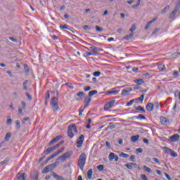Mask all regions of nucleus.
<instances>
[{"label":"nucleus","instance_id":"53","mask_svg":"<svg viewBox=\"0 0 180 180\" xmlns=\"http://www.w3.org/2000/svg\"><path fill=\"white\" fill-rule=\"evenodd\" d=\"M133 103H134V100H130V101L129 103H127V106H131V105H133Z\"/></svg>","mask_w":180,"mask_h":180},{"label":"nucleus","instance_id":"14","mask_svg":"<svg viewBox=\"0 0 180 180\" xmlns=\"http://www.w3.org/2000/svg\"><path fill=\"white\" fill-rule=\"evenodd\" d=\"M69 129L75 133H78V129H77V125L75 124H72V125H69Z\"/></svg>","mask_w":180,"mask_h":180},{"label":"nucleus","instance_id":"40","mask_svg":"<svg viewBox=\"0 0 180 180\" xmlns=\"http://www.w3.org/2000/svg\"><path fill=\"white\" fill-rule=\"evenodd\" d=\"M61 144H64V141H61L60 142H59L58 144L55 145L53 148V150H57V148H58V147H60V146H61Z\"/></svg>","mask_w":180,"mask_h":180},{"label":"nucleus","instance_id":"29","mask_svg":"<svg viewBox=\"0 0 180 180\" xmlns=\"http://www.w3.org/2000/svg\"><path fill=\"white\" fill-rule=\"evenodd\" d=\"M162 149L165 150L166 154H171V151H172V149L168 147H163Z\"/></svg>","mask_w":180,"mask_h":180},{"label":"nucleus","instance_id":"30","mask_svg":"<svg viewBox=\"0 0 180 180\" xmlns=\"http://www.w3.org/2000/svg\"><path fill=\"white\" fill-rule=\"evenodd\" d=\"M116 155H115L114 153H110L108 155V159L109 161H113V160H115V157Z\"/></svg>","mask_w":180,"mask_h":180},{"label":"nucleus","instance_id":"12","mask_svg":"<svg viewBox=\"0 0 180 180\" xmlns=\"http://www.w3.org/2000/svg\"><path fill=\"white\" fill-rule=\"evenodd\" d=\"M60 139H61V136H57L49 143V145L51 146L52 144H54V143H57V141H58V140H60Z\"/></svg>","mask_w":180,"mask_h":180},{"label":"nucleus","instance_id":"55","mask_svg":"<svg viewBox=\"0 0 180 180\" xmlns=\"http://www.w3.org/2000/svg\"><path fill=\"white\" fill-rule=\"evenodd\" d=\"M9 39L11 41H13L14 43H18V40L16 39H15V37H9Z\"/></svg>","mask_w":180,"mask_h":180},{"label":"nucleus","instance_id":"6","mask_svg":"<svg viewBox=\"0 0 180 180\" xmlns=\"http://www.w3.org/2000/svg\"><path fill=\"white\" fill-rule=\"evenodd\" d=\"M84 135H80V136L79 137V139L77 141V148H79V147H81V146H82V144L84 143Z\"/></svg>","mask_w":180,"mask_h":180},{"label":"nucleus","instance_id":"62","mask_svg":"<svg viewBox=\"0 0 180 180\" xmlns=\"http://www.w3.org/2000/svg\"><path fill=\"white\" fill-rule=\"evenodd\" d=\"M136 153H143V148H139L136 149Z\"/></svg>","mask_w":180,"mask_h":180},{"label":"nucleus","instance_id":"51","mask_svg":"<svg viewBox=\"0 0 180 180\" xmlns=\"http://www.w3.org/2000/svg\"><path fill=\"white\" fill-rule=\"evenodd\" d=\"M49 98H50V91H47L46 94V96H45L46 101H47V99H49Z\"/></svg>","mask_w":180,"mask_h":180},{"label":"nucleus","instance_id":"4","mask_svg":"<svg viewBox=\"0 0 180 180\" xmlns=\"http://www.w3.org/2000/svg\"><path fill=\"white\" fill-rule=\"evenodd\" d=\"M116 102L115 100H112L108 103H107L105 106H104V110H108L109 109H110L111 108H113L115 103Z\"/></svg>","mask_w":180,"mask_h":180},{"label":"nucleus","instance_id":"48","mask_svg":"<svg viewBox=\"0 0 180 180\" xmlns=\"http://www.w3.org/2000/svg\"><path fill=\"white\" fill-rule=\"evenodd\" d=\"M141 2V0H138V2H137V4H136V5L133 6V8H134V9H136V8H139V6H140Z\"/></svg>","mask_w":180,"mask_h":180},{"label":"nucleus","instance_id":"46","mask_svg":"<svg viewBox=\"0 0 180 180\" xmlns=\"http://www.w3.org/2000/svg\"><path fill=\"white\" fill-rule=\"evenodd\" d=\"M103 168H105V166H103V165H100L97 166V169H98V171H103Z\"/></svg>","mask_w":180,"mask_h":180},{"label":"nucleus","instance_id":"33","mask_svg":"<svg viewBox=\"0 0 180 180\" xmlns=\"http://www.w3.org/2000/svg\"><path fill=\"white\" fill-rule=\"evenodd\" d=\"M15 129L17 130H20V121L19 120L15 121Z\"/></svg>","mask_w":180,"mask_h":180},{"label":"nucleus","instance_id":"26","mask_svg":"<svg viewBox=\"0 0 180 180\" xmlns=\"http://www.w3.org/2000/svg\"><path fill=\"white\" fill-rule=\"evenodd\" d=\"M29 85V81L25 80L22 84V87L25 91H27V86Z\"/></svg>","mask_w":180,"mask_h":180},{"label":"nucleus","instance_id":"39","mask_svg":"<svg viewBox=\"0 0 180 180\" xmlns=\"http://www.w3.org/2000/svg\"><path fill=\"white\" fill-rule=\"evenodd\" d=\"M134 36V34L132 32V33L129 34V35L124 37V39L125 40H129V39H131V37Z\"/></svg>","mask_w":180,"mask_h":180},{"label":"nucleus","instance_id":"3","mask_svg":"<svg viewBox=\"0 0 180 180\" xmlns=\"http://www.w3.org/2000/svg\"><path fill=\"white\" fill-rule=\"evenodd\" d=\"M179 11V4H177L174 10L172 11V13H170L169 18L170 19H175V18H177L178 16V12Z\"/></svg>","mask_w":180,"mask_h":180},{"label":"nucleus","instance_id":"18","mask_svg":"<svg viewBox=\"0 0 180 180\" xmlns=\"http://www.w3.org/2000/svg\"><path fill=\"white\" fill-rule=\"evenodd\" d=\"M63 155H64L65 158L67 160L68 158H70L71 155H72V151H68L65 153Z\"/></svg>","mask_w":180,"mask_h":180},{"label":"nucleus","instance_id":"41","mask_svg":"<svg viewBox=\"0 0 180 180\" xmlns=\"http://www.w3.org/2000/svg\"><path fill=\"white\" fill-rule=\"evenodd\" d=\"M169 11V6L167 5L163 10H162L161 13L164 15L167 11Z\"/></svg>","mask_w":180,"mask_h":180},{"label":"nucleus","instance_id":"7","mask_svg":"<svg viewBox=\"0 0 180 180\" xmlns=\"http://www.w3.org/2000/svg\"><path fill=\"white\" fill-rule=\"evenodd\" d=\"M160 120L161 124H163V126H167V124H169V120L165 117H160Z\"/></svg>","mask_w":180,"mask_h":180},{"label":"nucleus","instance_id":"16","mask_svg":"<svg viewBox=\"0 0 180 180\" xmlns=\"http://www.w3.org/2000/svg\"><path fill=\"white\" fill-rule=\"evenodd\" d=\"M91 97H89V96L85 97L84 103H85L86 104H85V105H84V108H86V106H88V105H89V103H91Z\"/></svg>","mask_w":180,"mask_h":180},{"label":"nucleus","instance_id":"37","mask_svg":"<svg viewBox=\"0 0 180 180\" xmlns=\"http://www.w3.org/2000/svg\"><path fill=\"white\" fill-rule=\"evenodd\" d=\"M158 68L160 71H164V70H165V65L160 64L158 65Z\"/></svg>","mask_w":180,"mask_h":180},{"label":"nucleus","instance_id":"34","mask_svg":"<svg viewBox=\"0 0 180 180\" xmlns=\"http://www.w3.org/2000/svg\"><path fill=\"white\" fill-rule=\"evenodd\" d=\"M136 110H139L140 112H142L143 113H146V110H144V108L141 106L136 107Z\"/></svg>","mask_w":180,"mask_h":180},{"label":"nucleus","instance_id":"17","mask_svg":"<svg viewBox=\"0 0 180 180\" xmlns=\"http://www.w3.org/2000/svg\"><path fill=\"white\" fill-rule=\"evenodd\" d=\"M25 175H26V173H23V174H18V180H26V176H25Z\"/></svg>","mask_w":180,"mask_h":180},{"label":"nucleus","instance_id":"13","mask_svg":"<svg viewBox=\"0 0 180 180\" xmlns=\"http://www.w3.org/2000/svg\"><path fill=\"white\" fill-rule=\"evenodd\" d=\"M120 91V90H116L115 89H112L108 91V95H117V94H119Z\"/></svg>","mask_w":180,"mask_h":180},{"label":"nucleus","instance_id":"49","mask_svg":"<svg viewBox=\"0 0 180 180\" xmlns=\"http://www.w3.org/2000/svg\"><path fill=\"white\" fill-rule=\"evenodd\" d=\"M130 161H131L132 162H134V161H136V155H131Z\"/></svg>","mask_w":180,"mask_h":180},{"label":"nucleus","instance_id":"32","mask_svg":"<svg viewBox=\"0 0 180 180\" xmlns=\"http://www.w3.org/2000/svg\"><path fill=\"white\" fill-rule=\"evenodd\" d=\"M92 174H93L92 169H89L87 172V177L89 179H92Z\"/></svg>","mask_w":180,"mask_h":180},{"label":"nucleus","instance_id":"24","mask_svg":"<svg viewBox=\"0 0 180 180\" xmlns=\"http://www.w3.org/2000/svg\"><path fill=\"white\" fill-rule=\"evenodd\" d=\"M50 171H51V169H50V166L48 165L44 167V170L42 171V174H48V172H50Z\"/></svg>","mask_w":180,"mask_h":180},{"label":"nucleus","instance_id":"36","mask_svg":"<svg viewBox=\"0 0 180 180\" xmlns=\"http://www.w3.org/2000/svg\"><path fill=\"white\" fill-rule=\"evenodd\" d=\"M12 136V134H11V133H7L6 134V136H5V140L6 141H9V140H11V137Z\"/></svg>","mask_w":180,"mask_h":180},{"label":"nucleus","instance_id":"19","mask_svg":"<svg viewBox=\"0 0 180 180\" xmlns=\"http://www.w3.org/2000/svg\"><path fill=\"white\" fill-rule=\"evenodd\" d=\"M157 20V18H153L152 20L149 21L146 26L145 27L146 30H147V29H148L150 27V25H151V23H154V22H155Z\"/></svg>","mask_w":180,"mask_h":180},{"label":"nucleus","instance_id":"2","mask_svg":"<svg viewBox=\"0 0 180 180\" xmlns=\"http://www.w3.org/2000/svg\"><path fill=\"white\" fill-rule=\"evenodd\" d=\"M58 98L57 97H53L51 100V106L53 108L54 112H57L58 110L59 107H58Z\"/></svg>","mask_w":180,"mask_h":180},{"label":"nucleus","instance_id":"38","mask_svg":"<svg viewBox=\"0 0 180 180\" xmlns=\"http://www.w3.org/2000/svg\"><path fill=\"white\" fill-rule=\"evenodd\" d=\"M137 101H140L141 102H143L144 101V94H142L139 98H136L135 102L137 103Z\"/></svg>","mask_w":180,"mask_h":180},{"label":"nucleus","instance_id":"47","mask_svg":"<svg viewBox=\"0 0 180 180\" xmlns=\"http://www.w3.org/2000/svg\"><path fill=\"white\" fill-rule=\"evenodd\" d=\"M77 96H79V98H81V96H85V93L80 91L77 94Z\"/></svg>","mask_w":180,"mask_h":180},{"label":"nucleus","instance_id":"59","mask_svg":"<svg viewBox=\"0 0 180 180\" xmlns=\"http://www.w3.org/2000/svg\"><path fill=\"white\" fill-rule=\"evenodd\" d=\"M173 75H174V77H175V78H176V77H178V75H179V73L178 72V71H174V72H173Z\"/></svg>","mask_w":180,"mask_h":180},{"label":"nucleus","instance_id":"63","mask_svg":"<svg viewBox=\"0 0 180 180\" xmlns=\"http://www.w3.org/2000/svg\"><path fill=\"white\" fill-rule=\"evenodd\" d=\"M8 162V160H4V161L0 162V165H4V164H6Z\"/></svg>","mask_w":180,"mask_h":180},{"label":"nucleus","instance_id":"56","mask_svg":"<svg viewBox=\"0 0 180 180\" xmlns=\"http://www.w3.org/2000/svg\"><path fill=\"white\" fill-rule=\"evenodd\" d=\"M141 178L143 180H148V179H147V176H146V174H141Z\"/></svg>","mask_w":180,"mask_h":180},{"label":"nucleus","instance_id":"42","mask_svg":"<svg viewBox=\"0 0 180 180\" xmlns=\"http://www.w3.org/2000/svg\"><path fill=\"white\" fill-rule=\"evenodd\" d=\"M120 157H122V158H129V154H126L124 153H121L120 154Z\"/></svg>","mask_w":180,"mask_h":180},{"label":"nucleus","instance_id":"25","mask_svg":"<svg viewBox=\"0 0 180 180\" xmlns=\"http://www.w3.org/2000/svg\"><path fill=\"white\" fill-rule=\"evenodd\" d=\"M53 151H54V148L53 147L49 148L48 149H46L44 153L46 155H49V154H50V153H53Z\"/></svg>","mask_w":180,"mask_h":180},{"label":"nucleus","instance_id":"1","mask_svg":"<svg viewBox=\"0 0 180 180\" xmlns=\"http://www.w3.org/2000/svg\"><path fill=\"white\" fill-rule=\"evenodd\" d=\"M86 162V155L83 153H82L78 159L77 165L79 167L81 171H84V167H85V164Z\"/></svg>","mask_w":180,"mask_h":180},{"label":"nucleus","instance_id":"15","mask_svg":"<svg viewBox=\"0 0 180 180\" xmlns=\"http://www.w3.org/2000/svg\"><path fill=\"white\" fill-rule=\"evenodd\" d=\"M52 176H53V178H55V179H57V180H67V179H65L64 177H63V176H61L57 174L56 173H53V174H52Z\"/></svg>","mask_w":180,"mask_h":180},{"label":"nucleus","instance_id":"31","mask_svg":"<svg viewBox=\"0 0 180 180\" xmlns=\"http://www.w3.org/2000/svg\"><path fill=\"white\" fill-rule=\"evenodd\" d=\"M68 134L70 139H72V137H74V134L72 133V129H70V127H68Z\"/></svg>","mask_w":180,"mask_h":180},{"label":"nucleus","instance_id":"44","mask_svg":"<svg viewBox=\"0 0 180 180\" xmlns=\"http://www.w3.org/2000/svg\"><path fill=\"white\" fill-rule=\"evenodd\" d=\"M30 120V117H24L22 120V123L23 124H25V123H26V122H29Z\"/></svg>","mask_w":180,"mask_h":180},{"label":"nucleus","instance_id":"23","mask_svg":"<svg viewBox=\"0 0 180 180\" xmlns=\"http://www.w3.org/2000/svg\"><path fill=\"white\" fill-rule=\"evenodd\" d=\"M58 152H56L53 154H52L50 157H49L46 160V161H50V160H53V158H54L55 157H57V155H58Z\"/></svg>","mask_w":180,"mask_h":180},{"label":"nucleus","instance_id":"28","mask_svg":"<svg viewBox=\"0 0 180 180\" xmlns=\"http://www.w3.org/2000/svg\"><path fill=\"white\" fill-rule=\"evenodd\" d=\"M143 170L145 172H148V174H151V172H153V170L146 165L143 166Z\"/></svg>","mask_w":180,"mask_h":180},{"label":"nucleus","instance_id":"5","mask_svg":"<svg viewBox=\"0 0 180 180\" xmlns=\"http://www.w3.org/2000/svg\"><path fill=\"white\" fill-rule=\"evenodd\" d=\"M133 91V89L131 88H127L122 90V96H128V95H130V93Z\"/></svg>","mask_w":180,"mask_h":180},{"label":"nucleus","instance_id":"8","mask_svg":"<svg viewBox=\"0 0 180 180\" xmlns=\"http://www.w3.org/2000/svg\"><path fill=\"white\" fill-rule=\"evenodd\" d=\"M169 139L172 143H175V141H178V140H179V134H174L172 136H170Z\"/></svg>","mask_w":180,"mask_h":180},{"label":"nucleus","instance_id":"52","mask_svg":"<svg viewBox=\"0 0 180 180\" xmlns=\"http://www.w3.org/2000/svg\"><path fill=\"white\" fill-rule=\"evenodd\" d=\"M34 180H39V172H36L34 174Z\"/></svg>","mask_w":180,"mask_h":180},{"label":"nucleus","instance_id":"43","mask_svg":"<svg viewBox=\"0 0 180 180\" xmlns=\"http://www.w3.org/2000/svg\"><path fill=\"white\" fill-rule=\"evenodd\" d=\"M134 118L135 119H141V120H146V117L143 115H141V114L139 115L138 117H134Z\"/></svg>","mask_w":180,"mask_h":180},{"label":"nucleus","instance_id":"35","mask_svg":"<svg viewBox=\"0 0 180 180\" xmlns=\"http://www.w3.org/2000/svg\"><path fill=\"white\" fill-rule=\"evenodd\" d=\"M96 94H98V91L93 90L89 93V97L91 98V96H94V95H96Z\"/></svg>","mask_w":180,"mask_h":180},{"label":"nucleus","instance_id":"21","mask_svg":"<svg viewBox=\"0 0 180 180\" xmlns=\"http://www.w3.org/2000/svg\"><path fill=\"white\" fill-rule=\"evenodd\" d=\"M56 161H61L62 162H65V161H67V159L63 155H62L56 159Z\"/></svg>","mask_w":180,"mask_h":180},{"label":"nucleus","instance_id":"9","mask_svg":"<svg viewBox=\"0 0 180 180\" xmlns=\"http://www.w3.org/2000/svg\"><path fill=\"white\" fill-rule=\"evenodd\" d=\"M60 165V162L56 161L55 163H52L49 165V168L51 169V171H53L55 168H57V166Z\"/></svg>","mask_w":180,"mask_h":180},{"label":"nucleus","instance_id":"10","mask_svg":"<svg viewBox=\"0 0 180 180\" xmlns=\"http://www.w3.org/2000/svg\"><path fill=\"white\" fill-rule=\"evenodd\" d=\"M124 167H126V168H128V169L133 170L134 167H137V163L134 162V163L125 164Z\"/></svg>","mask_w":180,"mask_h":180},{"label":"nucleus","instance_id":"20","mask_svg":"<svg viewBox=\"0 0 180 180\" xmlns=\"http://www.w3.org/2000/svg\"><path fill=\"white\" fill-rule=\"evenodd\" d=\"M90 49L91 50V51H93L94 53H99V51H101V49H98V47L93 46L90 47Z\"/></svg>","mask_w":180,"mask_h":180},{"label":"nucleus","instance_id":"64","mask_svg":"<svg viewBox=\"0 0 180 180\" xmlns=\"http://www.w3.org/2000/svg\"><path fill=\"white\" fill-rule=\"evenodd\" d=\"M60 29H68V27H67V25H60Z\"/></svg>","mask_w":180,"mask_h":180},{"label":"nucleus","instance_id":"58","mask_svg":"<svg viewBox=\"0 0 180 180\" xmlns=\"http://www.w3.org/2000/svg\"><path fill=\"white\" fill-rule=\"evenodd\" d=\"M25 95H26L27 98L29 99V101H32V96L30 94H29V93L26 92Z\"/></svg>","mask_w":180,"mask_h":180},{"label":"nucleus","instance_id":"61","mask_svg":"<svg viewBox=\"0 0 180 180\" xmlns=\"http://www.w3.org/2000/svg\"><path fill=\"white\" fill-rule=\"evenodd\" d=\"M136 30V25H133L130 29V32H134Z\"/></svg>","mask_w":180,"mask_h":180},{"label":"nucleus","instance_id":"11","mask_svg":"<svg viewBox=\"0 0 180 180\" xmlns=\"http://www.w3.org/2000/svg\"><path fill=\"white\" fill-rule=\"evenodd\" d=\"M146 110L148 112H153L154 110V105L151 103H149L146 105Z\"/></svg>","mask_w":180,"mask_h":180},{"label":"nucleus","instance_id":"50","mask_svg":"<svg viewBox=\"0 0 180 180\" xmlns=\"http://www.w3.org/2000/svg\"><path fill=\"white\" fill-rule=\"evenodd\" d=\"M93 75H94V77H99L101 75V72H99V71L94 72L93 73Z\"/></svg>","mask_w":180,"mask_h":180},{"label":"nucleus","instance_id":"60","mask_svg":"<svg viewBox=\"0 0 180 180\" xmlns=\"http://www.w3.org/2000/svg\"><path fill=\"white\" fill-rule=\"evenodd\" d=\"M86 57H89V56H95V53L91 52H86Z\"/></svg>","mask_w":180,"mask_h":180},{"label":"nucleus","instance_id":"45","mask_svg":"<svg viewBox=\"0 0 180 180\" xmlns=\"http://www.w3.org/2000/svg\"><path fill=\"white\" fill-rule=\"evenodd\" d=\"M170 155H172V157H174V158L178 157V154H176V153H175V151H174L172 150L170 152Z\"/></svg>","mask_w":180,"mask_h":180},{"label":"nucleus","instance_id":"27","mask_svg":"<svg viewBox=\"0 0 180 180\" xmlns=\"http://www.w3.org/2000/svg\"><path fill=\"white\" fill-rule=\"evenodd\" d=\"M134 82L137 84V85H141L142 84H144V80H143V79H135Z\"/></svg>","mask_w":180,"mask_h":180},{"label":"nucleus","instance_id":"54","mask_svg":"<svg viewBox=\"0 0 180 180\" xmlns=\"http://www.w3.org/2000/svg\"><path fill=\"white\" fill-rule=\"evenodd\" d=\"M65 85H67L70 89H74V86L71 83H66Z\"/></svg>","mask_w":180,"mask_h":180},{"label":"nucleus","instance_id":"57","mask_svg":"<svg viewBox=\"0 0 180 180\" xmlns=\"http://www.w3.org/2000/svg\"><path fill=\"white\" fill-rule=\"evenodd\" d=\"M96 32H102L103 29H102V27H100L99 26H96Z\"/></svg>","mask_w":180,"mask_h":180},{"label":"nucleus","instance_id":"22","mask_svg":"<svg viewBox=\"0 0 180 180\" xmlns=\"http://www.w3.org/2000/svg\"><path fill=\"white\" fill-rule=\"evenodd\" d=\"M139 139H140L139 135L133 136L131 137V141H132L133 143H136V141H137Z\"/></svg>","mask_w":180,"mask_h":180}]
</instances>
